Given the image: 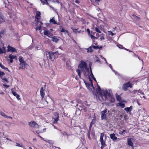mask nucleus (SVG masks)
<instances>
[{
  "label": "nucleus",
  "instance_id": "46",
  "mask_svg": "<svg viewBox=\"0 0 149 149\" xmlns=\"http://www.w3.org/2000/svg\"><path fill=\"white\" fill-rule=\"evenodd\" d=\"M117 46L120 48L122 49L123 47L122 45L120 44H118L117 45Z\"/></svg>",
  "mask_w": 149,
  "mask_h": 149
},
{
  "label": "nucleus",
  "instance_id": "47",
  "mask_svg": "<svg viewBox=\"0 0 149 149\" xmlns=\"http://www.w3.org/2000/svg\"><path fill=\"white\" fill-rule=\"evenodd\" d=\"M95 120H96V119H93L92 120V121H91V124H93L95 122Z\"/></svg>",
  "mask_w": 149,
  "mask_h": 149
},
{
  "label": "nucleus",
  "instance_id": "35",
  "mask_svg": "<svg viewBox=\"0 0 149 149\" xmlns=\"http://www.w3.org/2000/svg\"><path fill=\"white\" fill-rule=\"evenodd\" d=\"M46 141L48 142L50 144H52L54 143V141H52V140H49L48 141Z\"/></svg>",
  "mask_w": 149,
  "mask_h": 149
},
{
  "label": "nucleus",
  "instance_id": "14",
  "mask_svg": "<svg viewBox=\"0 0 149 149\" xmlns=\"http://www.w3.org/2000/svg\"><path fill=\"white\" fill-rule=\"evenodd\" d=\"M40 13L39 11H37L36 12V15L35 16L36 19H37V22H39L38 20L40 19Z\"/></svg>",
  "mask_w": 149,
  "mask_h": 149
},
{
  "label": "nucleus",
  "instance_id": "42",
  "mask_svg": "<svg viewBox=\"0 0 149 149\" xmlns=\"http://www.w3.org/2000/svg\"><path fill=\"white\" fill-rule=\"evenodd\" d=\"M71 29L74 32L77 33V29H74V27H72Z\"/></svg>",
  "mask_w": 149,
  "mask_h": 149
},
{
  "label": "nucleus",
  "instance_id": "4",
  "mask_svg": "<svg viewBox=\"0 0 149 149\" xmlns=\"http://www.w3.org/2000/svg\"><path fill=\"white\" fill-rule=\"evenodd\" d=\"M89 82L86 81H84V82L87 88L89 90L91 91L92 90V88L93 89H94V87L93 86L92 81L91 79L90 78H89Z\"/></svg>",
  "mask_w": 149,
  "mask_h": 149
},
{
  "label": "nucleus",
  "instance_id": "33",
  "mask_svg": "<svg viewBox=\"0 0 149 149\" xmlns=\"http://www.w3.org/2000/svg\"><path fill=\"white\" fill-rule=\"evenodd\" d=\"M44 34L45 35H47L48 36L49 32L48 31L46 30H44Z\"/></svg>",
  "mask_w": 149,
  "mask_h": 149
},
{
  "label": "nucleus",
  "instance_id": "13",
  "mask_svg": "<svg viewBox=\"0 0 149 149\" xmlns=\"http://www.w3.org/2000/svg\"><path fill=\"white\" fill-rule=\"evenodd\" d=\"M27 65V64L26 63V62L24 63H21L19 64V69H24L25 67V66Z\"/></svg>",
  "mask_w": 149,
  "mask_h": 149
},
{
  "label": "nucleus",
  "instance_id": "25",
  "mask_svg": "<svg viewBox=\"0 0 149 149\" xmlns=\"http://www.w3.org/2000/svg\"><path fill=\"white\" fill-rule=\"evenodd\" d=\"M52 40L54 42H57L59 40V39H58L56 36H54L52 37Z\"/></svg>",
  "mask_w": 149,
  "mask_h": 149
},
{
  "label": "nucleus",
  "instance_id": "7",
  "mask_svg": "<svg viewBox=\"0 0 149 149\" xmlns=\"http://www.w3.org/2000/svg\"><path fill=\"white\" fill-rule=\"evenodd\" d=\"M107 109L105 108L101 112V119L102 120H107L106 113H107Z\"/></svg>",
  "mask_w": 149,
  "mask_h": 149
},
{
  "label": "nucleus",
  "instance_id": "24",
  "mask_svg": "<svg viewBox=\"0 0 149 149\" xmlns=\"http://www.w3.org/2000/svg\"><path fill=\"white\" fill-rule=\"evenodd\" d=\"M86 49L87 50V52L88 53H91L93 51V49H92V47H91V46H90L88 48Z\"/></svg>",
  "mask_w": 149,
  "mask_h": 149
},
{
  "label": "nucleus",
  "instance_id": "60",
  "mask_svg": "<svg viewBox=\"0 0 149 149\" xmlns=\"http://www.w3.org/2000/svg\"><path fill=\"white\" fill-rule=\"evenodd\" d=\"M4 3L5 4H7V3H8V2L7 0H6V1L4 0Z\"/></svg>",
  "mask_w": 149,
  "mask_h": 149
},
{
  "label": "nucleus",
  "instance_id": "59",
  "mask_svg": "<svg viewBox=\"0 0 149 149\" xmlns=\"http://www.w3.org/2000/svg\"><path fill=\"white\" fill-rule=\"evenodd\" d=\"M100 39L101 40H103L105 39V38L103 36H101L100 37Z\"/></svg>",
  "mask_w": 149,
  "mask_h": 149
},
{
  "label": "nucleus",
  "instance_id": "51",
  "mask_svg": "<svg viewBox=\"0 0 149 149\" xmlns=\"http://www.w3.org/2000/svg\"><path fill=\"white\" fill-rule=\"evenodd\" d=\"M4 33L3 31H1L0 32V38H1V35L3 34Z\"/></svg>",
  "mask_w": 149,
  "mask_h": 149
},
{
  "label": "nucleus",
  "instance_id": "57",
  "mask_svg": "<svg viewBox=\"0 0 149 149\" xmlns=\"http://www.w3.org/2000/svg\"><path fill=\"white\" fill-rule=\"evenodd\" d=\"M16 146H17L20 147H22V145H21L20 144L17 143H16Z\"/></svg>",
  "mask_w": 149,
  "mask_h": 149
},
{
  "label": "nucleus",
  "instance_id": "5",
  "mask_svg": "<svg viewBox=\"0 0 149 149\" xmlns=\"http://www.w3.org/2000/svg\"><path fill=\"white\" fill-rule=\"evenodd\" d=\"M29 125L32 128L36 129H38L39 128V125L33 121L29 122Z\"/></svg>",
  "mask_w": 149,
  "mask_h": 149
},
{
  "label": "nucleus",
  "instance_id": "41",
  "mask_svg": "<svg viewBox=\"0 0 149 149\" xmlns=\"http://www.w3.org/2000/svg\"><path fill=\"white\" fill-rule=\"evenodd\" d=\"M98 90L99 91V93L98 94V95H96V98H97V96H98L99 95V93H100V91H102V90H100V86L98 87Z\"/></svg>",
  "mask_w": 149,
  "mask_h": 149
},
{
  "label": "nucleus",
  "instance_id": "48",
  "mask_svg": "<svg viewBox=\"0 0 149 149\" xmlns=\"http://www.w3.org/2000/svg\"><path fill=\"white\" fill-rule=\"evenodd\" d=\"M0 66L1 68H3V69H4L5 67L1 63H0Z\"/></svg>",
  "mask_w": 149,
  "mask_h": 149
},
{
  "label": "nucleus",
  "instance_id": "53",
  "mask_svg": "<svg viewBox=\"0 0 149 149\" xmlns=\"http://www.w3.org/2000/svg\"><path fill=\"white\" fill-rule=\"evenodd\" d=\"M87 31L88 32V34L89 35L90 34V29H87Z\"/></svg>",
  "mask_w": 149,
  "mask_h": 149
},
{
  "label": "nucleus",
  "instance_id": "10",
  "mask_svg": "<svg viewBox=\"0 0 149 149\" xmlns=\"http://www.w3.org/2000/svg\"><path fill=\"white\" fill-rule=\"evenodd\" d=\"M7 51L8 52H16V49L15 48L10 46L9 45H8L7 47Z\"/></svg>",
  "mask_w": 149,
  "mask_h": 149
},
{
  "label": "nucleus",
  "instance_id": "2",
  "mask_svg": "<svg viewBox=\"0 0 149 149\" xmlns=\"http://www.w3.org/2000/svg\"><path fill=\"white\" fill-rule=\"evenodd\" d=\"M79 68L81 69L85 76L89 75V69L87 68L86 63V62L81 61L80 63L79 66Z\"/></svg>",
  "mask_w": 149,
  "mask_h": 149
},
{
  "label": "nucleus",
  "instance_id": "19",
  "mask_svg": "<svg viewBox=\"0 0 149 149\" xmlns=\"http://www.w3.org/2000/svg\"><path fill=\"white\" fill-rule=\"evenodd\" d=\"M9 58L10 59H17V56H15V55H14L12 54H10L9 55Z\"/></svg>",
  "mask_w": 149,
  "mask_h": 149
},
{
  "label": "nucleus",
  "instance_id": "31",
  "mask_svg": "<svg viewBox=\"0 0 149 149\" xmlns=\"http://www.w3.org/2000/svg\"><path fill=\"white\" fill-rule=\"evenodd\" d=\"M4 21L3 19V16L2 15H1L0 16V23L3 22Z\"/></svg>",
  "mask_w": 149,
  "mask_h": 149
},
{
  "label": "nucleus",
  "instance_id": "15",
  "mask_svg": "<svg viewBox=\"0 0 149 149\" xmlns=\"http://www.w3.org/2000/svg\"><path fill=\"white\" fill-rule=\"evenodd\" d=\"M133 109L132 106H130V107H126L124 109V110L127 113L130 112Z\"/></svg>",
  "mask_w": 149,
  "mask_h": 149
},
{
  "label": "nucleus",
  "instance_id": "45",
  "mask_svg": "<svg viewBox=\"0 0 149 149\" xmlns=\"http://www.w3.org/2000/svg\"><path fill=\"white\" fill-rule=\"evenodd\" d=\"M12 93L15 96H16L18 94L15 92H13Z\"/></svg>",
  "mask_w": 149,
  "mask_h": 149
},
{
  "label": "nucleus",
  "instance_id": "1",
  "mask_svg": "<svg viewBox=\"0 0 149 149\" xmlns=\"http://www.w3.org/2000/svg\"><path fill=\"white\" fill-rule=\"evenodd\" d=\"M108 98L110 99V101L111 103H114L115 99L112 95V92L111 89L102 90L100 92L99 95L97 96V101H105Z\"/></svg>",
  "mask_w": 149,
  "mask_h": 149
},
{
  "label": "nucleus",
  "instance_id": "22",
  "mask_svg": "<svg viewBox=\"0 0 149 149\" xmlns=\"http://www.w3.org/2000/svg\"><path fill=\"white\" fill-rule=\"evenodd\" d=\"M1 79L2 80V81L4 82V81H5L7 82H8V81L7 79L4 76V75L3 76L0 77Z\"/></svg>",
  "mask_w": 149,
  "mask_h": 149
},
{
  "label": "nucleus",
  "instance_id": "16",
  "mask_svg": "<svg viewBox=\"0 0 149 149\" xmlns=\"http://www.w3.org/2000/svg\"><path fill=\"white\" fill-rule=\"evenodd\" d=\"M44 90L43 89V87H41L40 89V95L42 98V100L43 99L45 95V93L44 92Z\"/></svg>",
  "mask_w": 149,
  "mask_h": 149
},
{
  "label": "nucleus",
  "instance_id": "11",
  "mask_svg": "<svg viewBox=\"0 0 149 149\" xmlns=\"http://www.w3.org/2000/svg\"><path fill=\"white\" fill-rule=\"evenodd\" d=\"M110 136L111 139L114 141H115L118 139L117 137L115 136V134L114 133L110 134Z\"/></svg>",
  "mask_w": 149,
  "mask_h": 149
},
{
  "label": "nucleus",
  "instance_id": "43",
  "mask_svg": "<svg viewBox=\"0 0 149 149\" xmlns=\"http://www.w3.org/2000/svg\"><path fill=\"white\" fill-rule=\"evenodd\" d=\"M100 57H101L102 58V59H104V60L105 61V62H106V63L107 64H108V63L107 62V61H106V59L105 58H104V57H103L102 56H101V55H100Z\"/></svg>",
  "mask_w": 149,
  "mask_h": 149
},
{
  "label": "nucleus",
  "instance_id": "62",
  "mask_svg": "<svg viewBox=\"0 0 149 149\" xmlns=\"http://www.w3.org/2000/svg\"><path fill=\"white\" fill-rule=\"evenodd\" d=\"M62 134L64 136H66L67 135V133L65 132H64L62 133Z\"/></svg>",
  "mask_w": 149,
  "mask_h": 149
},
{
  "label": "nucleus",
  "instance_id": "28",
  "mask_svg": "<svg viewBox=\"0 0 149 149\" xmlns=\"http://www.w3.org/2000/svg\"><path fill=\"white\" fill-rule=\"evenodd\" d=\"M0 114L5 118L7 117V115L3 112L1 111H0Z\"/></svg>",
  "mask_w": 149,
  "mask_h": 149
},
{
  "label": "nucleus",
  "instance_id": "6",
  "mask_svg": "<svg viewBox=\"0 0 149 149\" xmlns=\"http://www.w3.org/2000/svg\"><path fill=\"white\" fill-rule=\"evenodd\" d=\"M132 85L131 84L130 81L124 84L122 88L123 90L126 91L127 90V88L129 87L132 88Z\"/></svg>",
  "mask_w": 149,
  "mask_h": 149
},
{
  "label": "nucleus",
  "instance_id": "8",
  "mask_svg": "<svg viewBox=\"0 0 149 149\" xmlns=\"http://www.w3.org/2000/svg\"><path fill=\"white\" fill-rule=\"evenodd\" d=\"M42 4L43 5H44L45 4H46L47 5H48V3L47 1H48L49 3L52 2V3H59V1L58 0H40Z\"/></svg>",
  "mask_w": 149,
  "mask_h": 149
},
{
  "label": "nucleus",
  "instance_id": "38",
  "mask_svg": "<svg viewBox=\"0 0 149 149\" xmlns=\"http://www.w3.org/2000/svg\"><path fill=\"white\" fill-rule=\"evenodd\" d=\"M90 130H89L88 131V133H87V136L88 138L89 139H91V138L90 136Z\"/></svg>",
  "mask_w": 149,
  "mask_h": 149
},
{
  "label": "nucleus",
  "instance_id": "58",
  "mask_svg": "<svg viewBox=\"0 0 149 149\" xmlns=\"http://www.w3.org/2000/svg\"><path fill=\"white\" fill-rule=\"evenodd\" d=\"M15 88H13L11 89V91L12 93H13V92H15Z\"/></svg>",
  "mask_w": 149,
  "mask_h": 149
},
{
  "label": "nucleus",
  "instance_id": "9",
  "mask_svg": "<svg viewBox=\"0 0 149 149\" xmlns=\"http://www.w3.org/2000/svg\"><path fill=\"white\" fill-rule=\"evenodd\" d=\"M133 139L132 138H127V142L128 144L130 146H131L132 148H134V146H133V143L132 142V141Z\"/></svg>",
  "mask_w": 149,
  "mask_h": 149
},
{
  "label": "nucleus",
  "instance_id": "50",
  "mask_svg": "<svg viewBox=\"0 0 149 149\" xmlns=\"http://www.w3.org/2000/svg\"><path fill=\"white\" fill-rule=\"evenodd\" d=\"M126 132V130H123V131L121 133H120L121 135H123V134H125V132Z\"/></svg>",
  "mask_w": 149,
  "mask_h": 149
},
{
  "label": "nucleus",
  "instance_id": "63",
  "mask_svg": "<svg viewBox=\"0 0 149 149\" xmlns=\"http://www.w3.org/2000/svg\"><path fill=\"white\" fill-rule=\"evenodd\" d=\"M107 64L109 65V66L110 67V68L112 70H113V69L112 68L111 65L110 64H109L108 63Z\"/></svg>",
  "mask_w": 149,
  "mask_h": 149
},
{
  "label": "nucleus",
  "instance_id": "21",
  "mask_svg": "<svg viewBox=\"0 0 149 149\" xmlns=\"http://www.w3.org/2000/svg\"><path fill=\"white\" fill-rule=\"evenodd\" d=\"M19 61L20 62V63H24L25 62L23 59V57L22 56H20L19 58Z\"/></svg>",
  "mask_w": 149,
  "mask_h": 149
},
{
  "label": "nucleus",
  "instance_id": "18",
  "mask_svg": "<svg viewBox=\"0 0 149 149\" xmlns=\"http://www.w3.org/2000/svg\"><path fill=\"white\" fill-rule=\"evenodd\" d=\"M49 22L50 23H52L54 24H57V22L55 21V19L54 17L52 18V19H51L49 20Z\"/></svg>",
  "mask_w": 149,
  "mask_h": 149
},
{
  "label": "nucleus",
  "instance_id": "34",
  "mask_svg": "<svg viewBox=\"0 0 149 149\" xmlns=\"http://www.w3.org/2000/svg\"><path fill=\"white\" fill-rule=\"evenodd\" d=\"M133 16L134 18L138 20L140 19V18L138 16H136V15H133Z\"/></svg>",
  "mask_w": 149,
  "mask_h": 149
},
{
  "label": "nucleus",
  "instance_id": "44",
  "mask_svg": "<svg viewBox=\"0 0 149 149\" xmlns=\"http://www.w3.org/2000/svg\"><path fill=\"white\" fill-rule=\"evenodd\" d=\"M91 47H92V49L93 48V49H96L98 48V46H95L94 45L93 46H91Z\"/></svg>",
  "mask_w": 149,
  "mask_h": 149
},
{
  "label": "nucleus",
  "instance_id": "26",
  "mask_svg": "<svg viewBox=\"0 0 149 149\" xmlns=\"http://www.w3.org/2000/svg\"><path fill=\"white\" fill-rule=\"evenodd\" d=\"M39 22L40 23V26H38V27H37L36 28V30H40L41 29V26L42 24V23L41 22Z\"/></svg>",
  "mask_w": 149,
  "mask_h": 149
},
{
  "label": "nucleus",
  "instance_id": "17",
  "mask_svg": "<svg viewBox=\"0 0 149 149\" xmlns=\"http://www.w3.org/2000/svg\"><path fill=\"white\" fill-rule=\"evenodd\" d=\"M79 108L78 107L77 108L79 109L80 111L81 110H84L85 112H86L87 111V108L86 107H85L83 106V105L82 106H79Z\"/></svg>",
  "mask_w": 149,
  "mask_h": 149
},
{
  "label": "nucleus",
  "instance_id": "39",
  "mask_svg": "<svg viewBox=\"0 0 149 149\" xmlns=\"http://www.w3.org/2000/svg\"><path fill=\"white\" fill-rule=\"evenodd\" d=\"M5 75V73L3 72L0 71V77L3 76H4Z\"/></svg>",
  "mask_w": 149,
  "mask_h": 149
},
{
  "label": "nucleus",
  "instance_id": "36",
  "mask_svg": "<svg viewBox=\"0 0 149 149\" xmlns=\"http://www.w3.org/2000/svg\"><path fill=\"white\" fill-rule=\"evenodd\" d=\"M112 71H113L115 73V74L118 76H120L121 75L119 73H118L117 72H116L115 70H112Z\"/></svg>",
  "mask_w": 149,
  "mask_h": 149
},
{
  "label": "nucleus",
  "instance_id": "12",
  "mask_svg": "<svg viewBox=\"0 0 149 149\" xmlns=\"http://www.w3.org/2000/svg\"><path fill=\"white\" fill-rule=\"evenodd\" d=\"M55 117L54 118L55 120V121H54V123H56L58 120V113L57 112H55L54 113Z\"/></svg>",
  "mask_w": 149,
  "mask_h": 149
},
{
  "label": "nucleus",
  "instance_id": "54",
  "mask_svg": "<svg viewBox=\"0 0 149 149\" xmlns=\"http://www.w3.org/2000/svg\"><path fill=\"white\" fill-rule=\"evenodd\" d=\"M3 86H5L6 88H8L10 87L9 85H7L5 84H3Z\"/></svg>",
  "mask_w": 149,
  "mask_h": 149
},
{
  "label": "nucleus",
  "instance_id": "61",
  "mask_svg": "<svg viewBox=\"0 0 149 149\" xmlns=\"http://www.w3.org/2000/svg\"><path fill=\"white\" fill-rule=\"evenodd\" d=\"M38 136L40 137V138L41 139H42V140L45 141H46L45 140V139L44 138H42L41 136H39V135Z\"/></svg>",
  "mask_w": 149,
  "mask_h": 149
},
{
  "label": "nucleus",
  "instance_id": "30",
  "mask_svg": "<svg viewBox=\"0 0 149 149\" xmlns=\"http://www.w3.org/2000/svg\"><path fill=\"white\" fill-rule=\"evenodd\" d=\"M116 98L117 100L120 101L121 100V98L120 96L119 95H117L116 96Z\"/></svg>",
  "mask_w": 149,
  "mask_h": 149
},
{
  "label": "nucleus",
  "instance_id": "27",
  "mask_svg": "<svg viewBox=\"0 0 149 149\" xmlns=\"http://www.w3.org/2000/svg\"><path fill=\"white\" fill-rule=\"evenodd\" d=\"M95 31L99 33H101V31L100 29L97 27H96L95 28Z\"/></svg>",
  "mask_w": 149,
  "mask_h": 149
},
{
  "label": "nucleus",
  "instance_id": "3",
  "mask_svg": "<svg viewBox=\"0 0 149 149\" xmlns=\"http://www.w3.org/2000/svg\"><path fill=\"white\" fill-rule=\"evenodd\" d=\"M58 51H57L55 52H46V55L47 58L51 60V61H53L54 59L58 58Z\"/></svg>",
  "mask_w": 149,
  "mask_h": 149
},
{
  "label": "nucleus",
  "instance_id": "56",
  "mask_svg": "<svg viewBox=\"0 0 149 149\" xmlns=\"http://www.w3.org/2000/svg\"><path fill=\"white\" fill-rule=\"evenodd\" d=\"M91 76L92 77H94V76H93V74L92 73V71H91Z\"/></svg>",
  "mask_w": 149,
  "mask_h": 149
},
{
  "label": "nucleus",
  "instance_id": "37",
  "mask_svg": "<svg viewBox=\"0 0 149 149\" xmlns=\"http://www.w3.org/2000/svg\"><path fill=\"white\" fill-rule=\"evenodd\" d=\"M90 36V37L92 40H94L95 38H97L96 37H95L94 36L91 34L89 35Z\"/></svg>",
  "mask_w": 149,
  "mask_h": 149
},
{
  "label": "nucleus",
  "instance_id": "55",
  "mask_svg": "<svg viewBox=\"0 0 149 149\" xmlns=\"http://www.w3.org/2000/svg\"><path fill=\"white\" fill-rule=\"evenodd\" d=\"M108 32L110 33V34H111L112 36H113L115 35L114 33H113L111 31H108Z\"/></svg>",
  "mask_w": 149,
  "mask_h": 149
},
{
  "label": "nucleus",
  "instance_id": "52",
  "mask_svg": "<svg viewBox=\"0 0 149 149\" xmlns=\"http://www.w3.org/2000/svg\"><path fill=\"white\" fill-rule=\"evenodd\" d=\"M104 135V133H102L100 135V138H103Z\"/></svg>",
  "mask_w": 149,
  "mask_h": 149
},
{
  "label": "nucleus",
  "instance_id": "49",
  "mask_svg": "<svg viewBox=\"0 0 149 149\" xmlns=\"http://www.w3.org/2000/svg\"><path fill=\"white\" fill-rule=\"evenodd\" d=\"M16 97L17 99L18 100H20V98H19L20 96L18 95L17 94L16 96Z\"/></svg>",
  "mask_w": 149,
  "mask_h": 149
},
{
  "label": "nucleus",
  "instance_id": "40",
  "mask_svg": "<svg viewBox=\"0 0 149 149\" xmlns=\"http://www.w3.org/2000/svg\"><path fill=\"white\" fill-rule=\"evenodd\" d=\"M100 142H101L102 145H103L106 146V145L105 144V141H102Z\"/></svg>",
  "mask_w": 149,
  "mask_h": 149
},
{
  "label": "nucleus",
  "instance_id": "20",
  "mask_svg": "<svg viewBox=\"0 0 149 149\" xmlns=\"http://www.w3.org/2000/svg\"><path fill=\"white\" fill-rule=\"evenodd\" d=\"M6 52L5 47H3L2 48H0V54L4 53Z\"/></svg>",
  "mask_w": 149,
  "mask_h": 149
},
{
  "label": "nucleus",
  "instance_id": "29",
  "mask_svg": "<svg viewBox=\"0 0 149 149\" xmlns=\"http://www.w3.org/2000/svg\"><path fill=\"white\" fill-rule=\"evenodd\" d=\"M76 71L77 72L78 76L80 78H81V71L79 69H77L76 70Z\"/></svg>",
  "mask_w": 149,
  "mask_h": 149
},
{
  "label": "nucleus",
  "instance_id": "32",
  "mask_svg": "<svg viewBox=\"0 0 149 149\" xmlns=\"http://www.w3.org/2000/svg\"><path fill=\"white\" fill-rule=\"evenodd\" d=\"M61 32H65V33H68V31L65 30L64 28H62V29L61 30Z\"/></svg>",
  "mask_w": 149,
  "mask_h": 149
},
{
  "label": "nucleus",
  "instance_id": "64",
  "mask_svg": "<svg viewBox=\"0 0 149 149\" xmlns=\"http://www.w3.org/2000/svg\"><path fill=\"white\" fill-rule=\"evenodd\" d=\"M92 125H93V124H91V123H90L89 130H91V129L92 126Z\"/></svg>",
  "mask_w": 149,
  "mask_h": 149
},
{
  "label": "nucleus",
  "instance_id": "23",
  "mask_svg": "<svg viewBox=\"0 0 149 149\" xmlns=\"http://www.w3.org/2000/svg\"><path fill=\"white\" fill-rule=\"evenodd\" d=\"M117 106L118 107H120L122 108H124L125 107V104L122 103L120 102L117 104Z\"/></svg>",
  "mask_w": 149,
  "mask_h": 149
}]
</instances>
